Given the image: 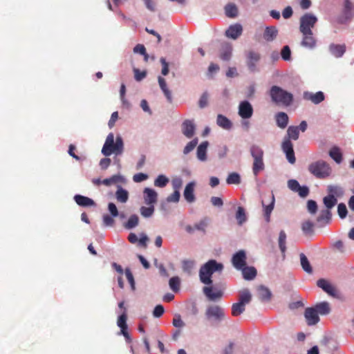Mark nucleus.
<instances>
[{"mask_svg":"<svg viewBox=\"0 0 354 354\" xmlns=\"http://www.w3.org/2000/svg\"><path fill=\"white\" fill-rule=\"evenodd\" d=\"M223 268L224 266L221 263H218L214 259L209 260L199 270L201 281L204 284L211 285L212 283V274L216 272H222Z\"/></svg>","mask_w":354,"mask_h":354,"instance_id":"nucleus-1","label":"nucleus"},{"mask_svg":"<svg viewBox=\"0 0 354 354\" xmlns=\"http://www.w3.org/2000/svg\"><path fill=\"white\" fill-rule=\"evenodd\" d=\"M124 151V142L121 136H118L115 138L113 133H110L105 140L102 149V153L105 156H109L112 153L121 155Z\"/></svg>","mask_w":354,"mask_h":354,"instance_id":"nucleus-2","label":"nucleus"},{"mask_svg":"<svg viewBox=\"0 0 354 354\" xmlns=\"http://www.w3.org/2000/svg\"><path fill=\"white\" fill-rule=\"evenodd\" d=\"M272 101L283 106H289L293 102V95L278 86H272L270 89Z\"/></svg>","mask_w":354,"mask_h":354,"instance_id":"nucleus-3","label":"nucleus"},{"mask_svg":"<svg viewBox=\"0 0 354 354\" xmlns=\"http://www.w3.org/2000/svg\"><path fill=\"white\" fill-rule=\"evenodd\" d=\"M250 152L253 158L252 172L255 176H257L260 171L265 169L263 162V151L258 145H253L250 147Z\"/></svg>","mask_w":354,"mask_h":354,"instance_id":"nucleus-4","label":"nucleus"},{"mask_svg":"<svg viewBox=\"0 0 354 354\" xmlns=\"http://www.w3.org/2000/svg\"><path fill=\"white\" fill-rule=\"evenodd\" d=\"M308 171L317 178H326L330 175L331 168L324 160H317L308 165Z\"/></svg>","mask_w":354,"mask_h":354,"instance_id":"nucleus-5","label":"nucleus"},{"mask_svg":"<svg viewBox=\"0 0 354 354\" xmlns=\"http://www.w3.org/2000/svg\"><path fill=\"white\" fill-rule=\"evenodd\" d=\"M317 19L311 13H306L300 18L299 30L301 32L312 31Z\"/></svg>","mask_w":354,"mask_h":354,"instance_id":"nucleus-6","label":"nucleus"},{"mask_svg":"<svg viewBox=\"0 0 354 354\" xmlns=\"http://www.w3.org/2000/svg\"><path fill=\"white\" fill-rule=\"evenodd\" d=\"M274 196L272 193L264 196L262 201V205L264 207V217L267 223L270 221V214L274 209Z\"/></svg>","mask_w":354,"mask_h":354,"instance_id":"nucleus-7","label":"nucleus"},{"mask_svg":"<svg viewBox=\"0 0 354 354\" xmlns=\"http://www.w3.org/2000/svg\"><path fill=\"white\" fill-rule=\"evenodd\" d=\"M205 315L207 319H210L214 318L216 321H221L224 319L225 313L224 310L217 305L209 306L205 312Z\"/></svg>","mask_w":354,"mask_h":354,"instance_id":"nucleus-8","label":"nucleus"},{"mask_svg":"<svg viewBox=\"0 0 354 354\" xmlns=\"http://www.w3.org/2000/svg\"><path fill=\"white\" fill-rule=\"evenodd\" d=\"M281 148L283 151L286 153L288 162L291 164H294L296 161V158L291 140H289V138H284L281 144Z\"/></svg>","mask_w":354,"mask_h":354,"instance_id":"nucleus-9","label":"nucleus"},{"mask_svg":"<svg viewBox=\"0 0 354 354\" xmlns=\"http://www.w3.org/2000/svg\"><path fill=\"white\" fill-rule=\"evenodd\" d=\"M246 259L247 257L245 251L239 250L233 255L232 262L236 269L241 270L246 266Z\"/></svg>","mask_w":354,"mask_h":354,"instance_id":"nucleus-10","label":"nucleus"},{"mask_svg":"<svg viewBox=\"0 0 354 354\" xmlns=\"http://www.w3.org/2000/svg\"><path fill=\"white\" fill-rule=\"evenodd\" d=\"M127 310L124 309L122 314L118 317V321H117V324L120 328L121 333L124 335V337L126 338V339L128 342H130L131 338H130L129 334L127 331L128 326L127 324Z\"/></svg>","mask_w":354,"mask_h":354,"instance_id":"nucleus-11","label":"nucleus"},{"mask_svg":"<svg viewBox=\"0 0 354 354\" xmlns=\"http://www.w3.org/2000/svg\"><path fill=\"white\" fill-rule=\"evenodd\" d=\"M304 317L308 326L315 325L319 322L318 313L314 308H306Z\"/></svg>","mask_w":354,"mask_h":354,"instance_id":"nucleus-12","label":"nucleus"},{"mask_svg":"<svg viewBox=\"0 0 354 354\" xmlns=\"http://www.w3.org/2000/svg\"><path fill=\"white\" fill-rule=\"evenodd\" d=\"M253 108L248 101H243L239 106V114L243 119H248L252 117Z\"/></svg>","mask_w":354,"mask_h":354,"instance_id":"nucleus-13","label":"nucleus"},{"mask_svg":"<svg viewBox=\"0 0 354 354\" xmlns=\"http://www.w3.org/2000/svg\"><path fill=\"white\" fill-rule=\"evenodd\" d=\"M203 291L210 301H216L221 299L223 294L221 290H217L212 286H205Z\"/></svg>","mask_w":354,"mask_h":354,"instance_id":"nucleus-14","label":"nucleus"},{"mask_svg":"<svg viewBox=\"0 0 354 354\" xmlns=\"http://www.w3.org/2000/svg\"><path fill=\"white\" fill-rule=\"evenodd\" d=\"M143 195L145 204L153 205L156 203L158 200V194L154 189L146 187L143 191Z\"/></svg>","mask_w":354,"mask_h":354,"instance_id":"nucleus-15","label":"nucleus"},{"mask_svg":"<svg viewBox=\"0 0 354 354\" xmlns=\"http://www.w3.org/2000/svg\"><path fill=\"white\" fill-rule=\"evenodd\" d=\"M243 32L241 25L236 24L231 25L225 31V36L232 39H236Z\"/></svg>","mask_w":354,"mask_h":354,"instance_id":"nucleus-16","label":"nucleus"},{"mask_svg":"<svg viewBox=\"0 0 354 354\" xmlns=\"http://www.w3.org/2000/svg\"><path fill=\"white\" fill-rule=\"evenodd\" d=\"M317 285L329 295L333 297L337 295V290L335 288L326 280L324 279H319L317 282Z\"/></svg>","mask_w":354,"mask_h":354,"instance_id":"nucleus-17","label":"nucleus"},{"mask_svg":"<svg viewBox=\"0 0 354 354\" xmlns=\"http://www.w3.org/2000/svg\"><path fill=\"white\" fill-rule=\"evenodd\" d=\"M260 59L259 53L250 50L247 53V65L251 71H254L256 64Z\"/></svg>","mask_w":354,"mask_h":354,"instance_id":"nucleus-18","label":"nucleus"},{"mask_svg":"<svg viewBox=\"0 0 354 354\" xmlns=\"http://www.w3.org/2000/svg\"><path fill=\"white\" fill-rule=\"evenodd\" d=\"M182 131L187 138H192L195 133V124L192 120H185L182 124Z\"/></svg>","mask_w":354,"mask_h":354,"instance_id":"nucleus-19","label":"nucleus"},{"mask_svg":"<svg viewBox=\"0 0 354 354\" xmlns=\"http://www.w3.org/2000/svg\"><path fill=\"white\" fill-rule=\"evenodd\" d=\"M303 35V39L301 41V46L305 48H313L315 46L316 40L313 37L312 31L301 32Z\"/></svg>","mask_w":354,"mask_h":354,"instance_id":"nucleus-20","label":"nucleus"},{"mask_svg":"<svg viewBox=\"0 0 354 354\" xmlns=\"http://www.w3.org/2000/svg\"><path fill=\"white\" fill-rule=\"evenodd\" d=\"M304 98L311 101L315 104H317L324 101L325 97L324 93L322 91H318L316 93L305 92L304 93Z\"/></svg>","mask_w":354,"mask_h":354,"instance_id":"nucleus-21","label":"nucleus"},{"mask_svg":"<svg viewBox=\"0 0 354 354\" xmlns=\"http://www.w3.org/2000/svg\"><path fill=\"white\" fill-rule=\"evenodd\" d=\"M220 57L223 61H228L232 57V46L228 42H223L220 50Z\"/></svg>","mask_w":354,"mask_h":354,"instance_id":"nucleus-22","label":"nucleus"},{"mask_svg":"<svg viewBox=\"0 0 354 354\" xmlns=\"http://www.w3.org/2000/svg\"><path fill=\"white\" fill-rule=\"evenodd\" d=\"M195 183L194 182L189 183L184 190V197L188 203H193L195 201L194 192Z\"/></svg>","mask_w":354,"mask_h":354,"instance_id":"nucleus-23","label":"nucleus"},{"mask_svg":"<svg viewBox=\"0 0 354 354\" xmlns=\"http://www.w3.org/2000/svg\"><path fill=\"white\" fill-rule=\"evenodd\" d=\"M277 125L281 129H285L289 121L288 115L284 112H279L275 115Z\"/></svg>","mask_w":354,"mask_h":354,"instance_id":"nucleus-24","label":"nucleus"},{"mask_svg":"<svg viewBox=\"0 0 354 354\" xmlns=\"http://www.w3.org/2000/svg\"><path fill=\"white\" fill-rule=\"evenodd\" d=\"M74 200L78 205L82 207H90L95 205V202L91 198L79 194L74 196Z\"/></svg>","mask_w":354,"mask_h":354,"instance_id":"nucleus-25","label":"nucleus"},{"mask_svg":"<svg viewBox=\"0 0 354 354\" xmlns=\"http://www.w3.org/2000/svg\"><path fill=\"white\" fill-rule=\"evenodd\" d=\"M216 124L224 129L229 130L232 127V122L225 115L218 114L216 118Z\"/></svg>","mask_w":354,"mask_h":354,"instance_id":"nucleus-26","label":"nucleus"},{"mask_svg":"<svg viewBox=\"0 0 354 354\" xmlns=\"http://www.w3.org/2000/svg\"><path fill=\"white\" fill-rule=\"evenodd\" d=\"M115 198L118 202L125 203L129 199V192L121 186H118L115 192Z\"/></svg>","mask_w":354,"mask_h":354,"instance_id":"nucleus-27","label":"nucleus"},{"mask_svg":"<svg viewBox=\"0 0 354 354\" xmlns=\"http://www.w3.org/2000/svg\"><path fill=\"white\" fill-rule=\"evenodd\" d=\"M208 142L204 141L199 145L197 148V158L201 161H205L207 159V149L208 147Z\"/></svg>","mask_w":354,"mask_h":354,"instance_id":"nucleus-28","label":"nucleus"},{"mask_svg":"<svg viewBox=\"0 0 354 354\" xmlns=\"http://www.w3.org/2000/svg\"><path fill=\"white\" fill-rule=\"evenodd\" d=\"M314 308L316 309L318 314L322 315H328L330 313L331 310L330 304L327 301H322L317 304Z\"/></svg>","mask_w":354,"mask_h":354,"instance_id":"nucleus-29","label":"nucleus"},{"mask_svg":"<svg viewBox=\"0 0 354 354\" xmlns=\"http://www.w3.org/2000/svg\"><path fill=\"white\" fill-rule=\"evenodd\" d=\"M278 30L274 26L266 27L263 33L264 39L268 41H273L277 36Z\"/></svg>","mask_w":354,"mask_h":354,"instance_id":"nucleus-30","label":"nucleus"},{"mask_svg":"<svg viewBox=\"0 0 354 354\" xmlns=\"http://www.w3.org/2000/svg\"><path fill=\"white\" fill-rule=\"evenodd\" d=\"M158 80L159 86H160L161 90L162 91V92L164 93L167 100H168L169 102H172L171 93L167 88L165 80L163 77L159 76L158 78Z\"/></svg>","mask_w":354,"mask_h":354,"instance_id":"nucleus-31","label":"nucleus"},{"mask_svg":"<svg viewBox=\"0 0 354 354\" xmlns=\"http://www.w3.org/2000/svg\"><path fill=\"white\" fill-rule=\"evenodd\" d=\"M242 270V274L243 276V278L245 280H252L254 279L257 274V270L254 267H247L246 266L243 267V269H241Z\"/></svg>","mask_w":354,"mask_h":354,"instance_id":"nucleus-32","label":"nucleus"},{"mask_svg":"<svg viewBox=\"0 0 354 354\" xmlns=\"http://www.w3.org/2000/svg\"><path fill=\"white\" fill-rule=\"evenodd\" d=\"M330 53L336 57H342L346 50L345 45L331 44L329 46Z\"/></svg>","mask_w":354,"mask_h":354,"instance_id":"nucleus-33","label":"nucleus"},{"mask_svg":"<svg viewBox=\"0 0 354 354\" xmlns=\"http://www.w3.org/2000/svg\"><path fill=\"white\" fill-rule=\"evenodd\" d=\"M331 212L330 209H326L321 211L319 215L317 218L318 223H328L331 220Z\"/></svg>","mask_w":354,"mask_h":354,"instance_id":"nucleus-34","label":"nucleus"},{"mask_svg":"<svg viewBox=\"0 0 354 354\" xmlns=\"http://www.w3.org/2000/svg\"><path fill=\"white\" fill-rule=\"evenodd\" d=\"M258 294L259 298L262 301H269L271 298L272 294L270 290L264 286H260L258 289Z\"/></svg>","mask_w":354,"mask_h":354,"instance_id":"nucleus-35","label":"nucleus"},{"mask_svg":"<svg viewBox=\"0 0 354 354\" xmlns=\"http://www.w3.org/2000/svg\"><path fill=\"white\" fill-rule=\"evenodd\" d=\"M252 300V295L248 289L241 290L239 295V301L244 305L249 304Z\"/></svg>","mask_w":354,"mask_h":354,"instance_id":"nucleus-36","label":"nucleus"},{"mask_svg":"<svg viewBox=\"0 0 354 354\" xmlns=\"http://www.w3.org/2000/svg\"><path fill=\"white\" fill-rule=\"evenodd\" d=\"M299 136V127L297 126H290L287 129V137L285 138H289V140H298Z\"/></svg>","mask_w":354,"mask_h":354,"instance_id":"nucleus-37","label":"nucleus"},{"mask_svg":"<svg viewBox=\"0 0 354 354\" xmlns=\"http://www.w3.org/2000/svg\"><path fill=\"white\" fill-rule=\"evenodd\" d=\"M299 257L303 270L307 273L311 274L313 272V268L306 256L304 253H301Z\"/></svg>","mask_w":354,"mask_h":354,"instance_id":"nucleus-38","label":"nucleus"},{"mask_svg":"<svg viewBox=\"0 0 354 354\" xmlns=\"http://www.w3.org/2000/svg\"><path fill=\"white\" fill-rule=\"evenodd\" d=\"M329 156L333 158L337 163H340L342 161V152L337 147H333L329 151Z\"/></svg>","mask_w":354,"mask_h":354,"instance_id":"nucleus-39","label":"nucleus"},{"mask_svg":"<svg viewBox=\"0 0 354 354\" xmlns=\"http://www.w3.org/2000/svg\"><path fill=\"white\" fill-rule=\"evenodd\" d=\"M245 310V305L237 302L234 303L232 306V315L234 317H237L242 314Z\"/></svg>","mask_w":354,"mask_h":354,"instance_id":"nucleus-40","label":"nucleus"},{"mask_svg":"<svg viewBox=\"0 0 354 354\" xmlns=\"http://www.w3.org/2000/svg\"><path fill=\"white\" fill-rule=\"evenodd\" d=\"M278 242H279V249H280L281 252H282V254H284L286 251V234L285 231H283V230L280 231Z\"/></svg>","mask_w":354,"mask_h":354,"instance_id":"nucleus-41","label":"nucleus"},{"mask_svg":"<svg viewBox=\"0 0 354 354\" xmlns=\"http://www.w3.org/2000/svg\"><path fill=\"white\" fill-rule=\"evenodd\" d=\"M301 230L306 235L311 236L314 234V224L310 221H305L301 225Z\"/></svg>","mask_w":354,"mask_h":354,"instance_id":"nucleus-42","label":"nucleus"},{"mask_svg":"<svg viewBox=\"0 0 354 354\" xmlns=\"http://www.w3.org/2000/svg\"><path fill=\"white\" fill-rule=\"evenodd\" d=\"M225 15L230 18H234L238 15L237 7L232 3H229L225 7Z\"/></svg>","mask_w":354,"mask_h":354,"instance_id":"nucleus-43","label":"nucleus"},{"mask_svg":"<svg viewBox=\"0 0 354 354\" xmlns=\"http://www.w3.org/2000/svg\"><path fill=\"white\" fill-rule=\"evenodd\" d=\"M323 202L326 207V209H330L336 205L337 201L334 195L329 194L324 198Z\"/></svg>","mask_w":354,"mask_h":354,"instance_id":"nucleus-44","label":"nucleus"},{"mask_svg":"<svg viewBox=\"0 0 354 354\" xmlns=\"http://www.w3.org/2000/svg\"><path fill=\"white\" fill-rule=\"evenodd\" d=\"M139 223V218L136 214L131 215L127 222L124 224L126 229H132L136 227Z\"/></svg>","mask_w":354,"mask_h":354,"instance_id":"nucleus-45","label":"nucleus"},{"mask_svg":"<svg viewBox=\"0 0 354 354\" xmlns=\"http://www.w3.org/2000/svg\"><path fill=\"white\" fill-rule=\"evenodd\" d=\"M236 218L238 224L242 225L246 221L247 217L245 209L242 207H239L236 213Z\"/></svg>","mask_w":354,"mask_h":354,"instance_id":"nucleus-46","label":"nucleus"},{"mask_svg":"<svg viewBox=\"0 0 354 354\" xmlns=\"http://www.w3.org/2000/svg\"><path fill=\"white\" fill-rule=\"evenodd\" d=\"M169 178L165 175H159L154 180V185L158 187H165L169 183Z\"/></svg>","mask_w":354,"mask_h":354,"instance_id":"nucleus-47","label":"nucleus"},{"mask_svg":"<svg viewBox=\"0 0 354 354\" xmlns=\"http://www.w3.org/2000/svg\"><path fill=\"white\" fill-rule=\"evenodd\" d=\"M149 207L142 206L140 208V214L143 217L149 218L151 216L154 212V205H149Z\"/></svg>","mask_w":354,"mask_h":354,"instance_id":"nucleus-48","label":"nucleus"},{"mask_svg":"<svg viewBox=\"0 0 354 354\" xmlns=\"http://www.w3.org/2000/svg\"><path fill=\"white\" fill-rule=\"evenodd\" d=\"M226 182L229 185H238L241 183V178L239 174L236 172L231 173L228 175Z\"/></svg>","mask_w":354,"mask_h":354,"instance_id":"nucleus-49","label":"nucleus"},{"mask_svg":"<svg viewBox=\"0 0 354 354\" xmlns=\"http://www.w3.org/2000/svg\"><path fill=\"white\" fill-rule=\"evenodd\" d=\"M122 178L120 175H113L109 178H106L102 180V184L106 186H110L112 184H115L122 181Z\"/></svg>","mask_w":354,"mask_h":354,"instance_id":"nucleus-50","label":"nucleus"},{"mask_svg":"<svg viewBox=\"0 0 354 354\" xmlns=\"http://www.w3.org/2000/svg\"><path fill=\"white\" fill-rule=\"evenodd\" d=\"M180 281L178 277H173L169 279V287L173 291L177 292L180 288Z\"/></svg>","mask_w":354,"mask_h":354,"instance_id":"nucleus-51","label":"nucleus"},{"mask_svg":"<svg viewBox=\"0 0 354 354\" xmlns=\"http://www.w3.org/2000/svg\"><path fill=\"white\" fill-rule=\"evenodd\" d=\"M195 262L192 260H184L182 263L183 271L190 273L194 268Z\"/></svg>","mask_w":354,"mask_h":354,"instance_id":"nucleus-52","label":"nucleus"},{"mask_svg":"<svg viewBox=\"0 0 354 354\" xmlns=\"http://www.w3.org/2000/svg\"><path fill=\"white\" fill-rule=\"evenodd\" d=\"M198 144V139L195 138L192 141L189 142L183 149L184 154H188L196 147Z\"/></svg>","mask_w":354,"mask_h":354,"instance_id":"nucleus-53","label":"nucleus"},{"mask_svg":"<svg viewBox=\"0 0 354 354\" xmlns=\"http://www.w3.org/2000/svg\"><path fill=\"white\" fill-rule=\"evenodd\" d=\"M208 225V221L207 218L202 219L198 223L194 225V228L197 230L202 231L205 233V228Z\"/></svg>","mask_w":354,"mask_h":354,"instance_id":"nucleus-54","label":"nucleus"},{"mask_svg":"<svg viewBox=\"0 0 354 354\" xmlns=\"http://www.w3.org/2000/svg\"><path fill=\"white\" fill-rule=\"evenodd\" d=\"M338 215L341 218H346L348 211L344 203H339L337 206Z\"/></svg>","mask_w":354,"mask_h":354,"instance_id":"nucleus-55","label":"nucleus"},{"mask_svg":"<svg viewBox=\"0 0 354 354\" xmlns=\"http://www.w3.org/2000/svg\"><path fill=\"white\" fill-rule=\"evenodd\" d=\"M180 196V192L178 190H174L173 194L167 196V201L169 203H177L179 201Z\"/></svg>","mask_w":354,"mask_h":354,"instance_id":"nucleus-56","label":"nucleus"},{"mask_svg":"<svg viewBox=\"0 0 354 354\" xmlns=\"http://www.w3.org/2000/svg\"><path fill=\"white\" fill-rule=\"evenodd\" d=\"M125 274H126V277L129 281V283H130L131 285V287L132 288L133 290H135V281H134V278H133V276L129 268H126L125 270Z\"/></svg>","mask_w":354,"mask_h":354,"instance_id":"nucleus-57","label":"nucleus"},{"mask_svg":"<svg viewBox=\"0 0 354 354\" xmlns=\"http://www.w3.org/2000/svg\"><path fill=\"white\" fill-rule=\"evenodd\" d=\"M307 208L310 214H315L317 210V203L313 200H309L307 203Z\"/></svg>","mask_w":354,"mask_h":354,"instance_id":"nucleus-58","label":"nucleus"},{"mask_svg":"<svg viewBox=\"0 0 354 354\" xmlns=\"http://www.w3.org/2000/svg\"><path fill=\"white\" fill-rule=\"evenodd\" d=\"M171 184L174 190L179 191V189L182 187L183 180L180 177H176L172 179Z\"/></svg>","mask_w":354,"mask_h":354,"instance_id":"nucleus-59","label":"nucleus"},{"mask_svg":"<svg viewBox=\"0 0 354 354\" xmlns=\"http://www.w3.org/2000/svg\"><path fill=\"white\" fill-rule=\"evenodd\" d=\"M281 57L284 60L290 59L291 51L288 46H285L281 50Z\"/></svg>","mask_w":354,"mask_h":354,"instance_id":"nucleus-60","label":"nucleus"},{"mask_svg":"<svg viewBox=\"0 0 354 354\" xmlns=\"http://www.w3.org/2000/svg\"><path fill=\"white\" fill-rule=\"evenodd\" d=\"M299 183L297 180L291 179L288 181V187L289 189H290L292 191L296 192L298 189L299 188Z\"/></svg>","mask_w":354,"mask_h":354,"instance_id":"nucleus-61","label":"nucleus"},{"mask_svg":"<svg viewBox=\"0 0 354 354\" xmlns=\"http://www.w3.org/2000/svg\"><path fill=\"white\" fill-rule=\"evenodd\" d=\"M134 77L136 81H141L142 79H144L147 75L146 71H140L138 68H134Z\"/></svg>","mask_w":354,"mask_h":354,"instance_id":"nucleus-62","label":"nucleus"},{"mask_svg":"<svg viewBox=\"0 0 354 354\" xmlns=\"http://www.w3.org/2000/svg\"><path fill=\"white\" fill-rule=\"evenodd\" d=\"M160 62L162 64L161 73L163 75H167L169 73V64L167 62L165 58L161 57Z\"/></svg>","mask_w":354,"mask_h":354,"instance_id":"nucleus-63","label":"nucleus"},{"mask_svg":"<svg viewBox=\"0 0 354 354\" xmlns=\"http://www.w3.org/2000/svg\"><path fill=\"white\" fill-rule=\"evenodd\" d=\"M164 312H165L164 307L160 304V305H157L155 307V308L153 311V315L155 317H160L162 315Z\"/></svg>","mask_w":354,"mask_h":354,"instance_id":"nucleus-64","label":"nucleus"}]
</instances>
